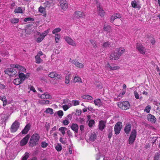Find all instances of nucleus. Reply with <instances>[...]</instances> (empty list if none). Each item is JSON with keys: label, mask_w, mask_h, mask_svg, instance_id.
<instances>
[{"label": "nucleus", "mask_w": 160, "mask_h": 160, "mask_svg": "<svg viewBox=\"0 0 160 160\" xmlns=\"http://www.w3.org/2000/svg\"><path fill=\"white\" fill-rule=\"evenodd\" d=\"M40 138V136L38 133H35L33 134L30 139L29 142L30 145L31 147L36 145L38 144V142L39 141Z\"/></svg>", "instance_id": "obj_1"}, {"label": "nucleus", "mask_w": 160, "mask_h": 160, "mask_svg": "<svg viewBox=\"0 0 160 160\" xmlns=\"http://www.w3.org/2000/svg\"><path fill=\"white\" fill-rule=\"evenodd\" d=\"M49 32V29H48L43 32L42 34H40L39 32H38V35H40V36L37 38L36 40L37 42L38 43L41 42L45 36H46Z\"/></svg>", "instance_id": "obj_2"}, {"label": "nucleus", "mask_w": 160, "mask_h": 160, "mask_svg": "<svg viewBox=\"0 0 160 160\" xmlns=\"http://www.w3.org/2000/svg\"><path fill=\"white\" fill-rule=\"evenodd\" d=\"M118 105L122 109L125 110L129 108L130 105L128 102L125 101L118 102Z\"/></svg>", "instance_id": "obj_3"}, {"label": "nucleus", "mask_w": 160, "mask_h": 160, "mask_svg": "<svg viewBox=\"0 0 160 160\" xmlns=\"http://www.w3.org/2000/svg\"><path fill=\"white\" fill-rule=\"evenodd\" d=\"M106 67L108 70L109 71L118 70L120 68V67L119 66L113 63L109 64L108 63L106 65Z\"/></svg>", "instance_id": "obj_4"}, {"label": "nucleus", "mask_w": 160, "mask_h": 160, "mask_svg": "<svg viewBox=\"0 0 160 160\" xmlns=\"http://www.w3.org/2000/svg\"><path fill=\"white\" fill-rule=\"evenodd\" d=\"M136 49L140 53L142 54H145L146 49L143 46L141 43H138L136 46Z\"/></svg>", "instance_id": "obj_5"}, {"label": "nucleus", "mask_w": 160, "mask_h": 160, "mask_svg": "<svg viewBox=\"0 0 160 160\" xmlns=\"http://www.w3.org/2000/svg\"><path fill=\"white\" fill-rule=\"evenodd\" d=\"M14 68H8L5 70L4 72L5 74L9 76H13L17 73V71Z\"/></svg>", "instance_id": "obj_6"}, {"label": "nucleus", "mask_w": 160, "mask_h": 160, "mask_svg": "<svg viewBox=\"0 0 160 160\" xmlns=\"http://www.w3.org/2000/svg\"><path fill=\"white\" fill-rule=\"evenodd\" d=\"M10 67L14 68L17 69L18 70L19 73H21V72H26V69L23 67L20 66L18 64H12L10 65Z\"/></svg>", "instance_id": "obj_7"}, {"label": "nucleus", "mask_w": 160, "mask_h": 160, "mask_svg": "<svg viewBox=\"0 0 160 160\" xmlns=\"http://www.w3.org/2000/svg\"><path fill=\"white\" fill-rule=\"evenodd\" d=\"M136 134L137 132L136 130L135 129L132 130L129 138V144H131L133 143L136 138Z\"/></svg>", "instance_id": "obj_8"}, {"label": "nucleus", "mask_w": 160, "mask_h": 160, "mask_svg": "<svg viewBox=\"0 0 160 160\" xmlns=\"http://www.w3.org/2000/svg\"><path fill=\"white\" fill-rule=\"evenodd\" d=\"M122 128V124L121 122H118L115 125L114 127V130L115 134H118Z\"/></svg>", "instance_id": "obj_9"}, {"label": "nucleus", "mask_w": 160, "mask_h": 160, "mask_svg": "<svg viewBox=\"0 0 160 160\" xmlns=\"http://www.w3.org/2000/svg\"><path fill=\"white\" fill-rule=\"evenodd\" d=\"M19 123L17 121H15L12 125L10 131L12 132H14L17 131L19 127Z\"/></svg>", "instance_id": "obj_10"}, {"label": "nucleus", "mask_w": 160, "mask_h": 160, "mask_svg": "<svg viewBox=\"0 0 160 160\" xmlns=\"http://www.w3.org/2000/svg\"><path fill=\"white\" fill-rule=\"evenodd\" d=\"M69 62H71L72 64H74L75 67L79 68H82L84 67L83 64L78 62L76 59L72 60L70 58Z\"/></svg>", "instance_id": "obj_11"}, {"label": "nucleus", "mask_w": 160, "mask_h": 160, "mask_svg": "<svg viewBox=\"0 0 160 160\" xmlns=\"http://www.w3.org/2000/svg\"><path fill=\"white\" fill-rule=\"evenodd\" d=\"M65 41L69 45L73 47H75L76 44L75 41L70 37L68 36H65L64 37Z\"/></svg>", "instance_id": "obj_12"}, {"label": "nucleus", "mask_w": 160, "mask_h": 160, "mask_svg": "<svg viewBox=\"0 0 160 160\" xmlns=\"http://www.w3.org/2000/svg\"><path fill=\"white\" fill-rule=\"evenodd\" d=\"M103 31L106 32V34L107 36H110L112 31L111 26L108 25H105L103 28Z\"/></svg>", "instance_id": "obj_13"}, {"label": "nucleus", "mask_w": 160, "mask_h": 160, "mask_svg": "<svg viewBox=\"0 0 160 160\" xmlns=\"http://www.w3.org/2000/svg\"><path fill=\"white\" fill-rule=\"evenodd\" d=\"M48 76L49 77L51 78H54L56 80L61 79L62 78L61 75L55 72H51L48 74Z\"/></svg>", "instance_id": "obj_14"}, {"label": "nucleus", "mask_w": 160, "mask_h": 160, "mask_svg": "<svg viewBox=\"0 0 160 160\" xmlns=\"http://www.w3.org/2000/svg\"><path fill=\"white\" fill-rule=\"evenodd\" d=\"M148 121L152 123H155L156 122L157 119L155 117L151 114H148L147 116Z\"/></svg>", "instance_id": "obj_15"}, {"label": "nucleus", "mask_w": 160, "mask_h": 160, "mask_svg": "<svg viewBox=\"0 0 160 160\" xmlns=\"http://www.w3.org/2000/svg\"><path fill=\"white\" fill-rule=\"evenodd\" d=\"M29 136L28 135H27L25 137L22 139L20 142V145L21 146L25 145L28 142Z\"/></svg>", "instance_id": "obj_16"}, {"label": "nucleus", "mask_w": 160, "mask_h": 160, "mask_svg": "<svg viewBox=\"0 0 160 160\" xmlns=\"http://www.w3.org/2000/svg\"><path fill=\"white\" fill-rule=\"evenodd\" d=\"M119 56L115 52H112L110 56V58L112 60H117L119 58Z\"/></svg>", "instance_id": "obj_17"}, {"label": "nucleus", "mask_w": 160, "mask_h": 160, "mask_svg": "<svg viewBox=\"0 0 160 160\" xmlns=\"http://www.w3.org/2000/svg\"><path fill=\"white\" fill-rule=\"evenodd\" d=\"M60 4L61 8L63 10H65L68 8V4L66 0H61Z\"/></svg>", "instance_id": "obj_18"}, {"label": "nucleus", "mask_w": 160, "mask_h": 160, "mask_svg": "<svg viewBox=\"0 0 160 160\" xmlns=\"http://www.w3.org/2000/svg\"><path fill=\"white\" fill-rule=\"evenodd\" d=\"M121 15L119 13H115L112 15L110 18V22H113L114 20L118 18H121Z\"/></svg>", "instance_id": "obj_19"}, {"label": "nucleus", "mask_w": 160, "mask_h": 160, "mask_svg": "<svg viewBox=\"0 0 160 160\" xmlns=\"http://www.w3.org/2000/svg\"><path fill=\"white\" fill-rule=\"evenodd\" d=\"M45 8L48 9L52 5V0H48L43 3Z\"/></svg>", "instance_id": "obj_20"}, {"label": "nucleus", "mask_w": 160, "mask_h": 160, "mask_svg": "<svg viewBox=\"0 0 160 160\" xmlns=\"http://www.w3.org/2000/svg\"><path fill=\"white\" fill-rule=\"evenodd\" d=\"M71 129L75 133H77L78 129V125L75 123H72L71 126Z\"/></svg>", "instance_id": "obj_21"}, {"label": "nucleus", "mask_w": 160, "mask_h": 160, "mask_svg": "<svg viewBox=\"0 0 160 160\" xmlns=\"http://www.w3.org/2000/svg\"><path fill=\"white\" fill-rule=\"evenodd\" d=\"M74 14L77 18H81L85 16V14L84 13L79 11L75 12Z\"/></svg>", "instance_id": "obj_22"}, {"label": "nucleus", "mask_w": 160, "mask_h": 160, "mask_svg": "<svg viewBox=\"0 0 160 160\" xmlns=\"http://www.w3.org/2000/svg\"><path fill=\"white\" fill-rule=\"evenodd\" d=\"M131 129V125L130 124L127 125L124 128V131L125 133L128 134L129 133Z\"/></svg>", "instance_id": "obj_23"}, {"label": "nucleus", "mask_w": 160, "mask_h": 160, "mask_svg": "<svg viewBox=\"0 0 160 160\" xmlns=\"http://www.w3.org/2000/svg\"><path fill=\"white\" fill-rule=\"evenodd\" d=\"M116 51L118 52V54L119 56V57L122 55L125 52V50L123 48H117Z\"/></svg>", "instance_id": "obj_24"}, {"label": "nucleus", "mask_w": 160, "mask_h": 160, "mask_svg": "<svg viewBox=\"0 0 160 160\" xmlns=\"http://www.w3.org/2000/svg\"><path fill=\"white\" fill-rule=\"evenodd\" d=\"M18 77L19 78L21 81V82H23L26 78V76L22 72L19 73Z\"/></svg>", "instance_id": "obj_25"}, {"label": "nucleus", "mask_w": 160, "mask_h": 160, "mask_svg": "<svg viewBox=\"0 0 160 160\" xmlns=\"http://www.w3.org/2000/svg\"><path fill=\"white\" fill-rule=\"evenodd\" d=\"M41 99H48L50 98L51 97L50 95L48 94L47 93H45L44 94H42L40 96Z\"/></svg>", "instance_id": "obj_26"}, {"label": "nucleus", "mask_w": 160, "mask_h": 160, "mask_svg": "<svg viewBox=\"0 0 160 160\" xmlns=\"http://www.w3.org/2000/svg\"><path fill=\"white\" fill-rule=\"evenodd\" d=\"M82 99H87L88 100H92L93 99L92 97L89 95H83L81 96Z\"/></svg>", "instance_id": "obj_27"}, {"label": "nucleus", "mask_w": 160, "mask_h": 160, "mask_svg": "<svg viewBox=\"0 0 160 160\" xmlns=\"http://www.w3.org/2000/svg\"><path fill=\"white\" fill-rule=\"evenodd\" d=\"M72 106L71 102H69L68 103V105H65L62 106L63 108L64 111H66L69 108L72 107Z\"/></svg>", "instance_id": "obj_28"}, {"label": "nucleus", "mask_w": 160, "mask_h": 160, "mask_svg": "<svg viewBox=\"0 0 160 160\" xmlns=\"http://www.w3.org/2000/svg\"><path fill=\"white\" fill-rule=\"evenodd\" d=\"M95 149L96 151H98V153L97 154L96 157V160H99L100 158V152L99 151V147H97L96 148H95Z\"/></svg>", "instance_id": "obj_29"}, {"label": "nucleus", "mask_w": 160, "mask_h": 160, "mask_svg": "<svg viewBox=\"0 0 160 160\" xmlns=\"http://www.w3.org/2000/svg\"><path fill=\"white\" fill-rule=\"evenodd\" d=\"M139 3V1L136 0L133 1L132 2L131 4L133 8H138V5Z\"/></svg>", "instance_id": "obj_30"}, {"label": "nucleus", "mask_w": 160, "mask_h": 160, "mask_svg": "<svg viewBox=\"0 0 160 160\" xmlns=\"http://www.w3.org/2000/svg\"><path fill=\"white\" fill-rule=\"evenodd\" d=\"M106 123V121L101 120V131L102 130L105 128Z\"/></svg>", "instance_id": "obj_31"}, {"label": "nucleus", "mask_w": 160, "mask_h": 160, "mask_svg": "<svg viewBox=\"0 0 160 160\" xmlns=\"http://www.w3.org/2000/svg\"><path fill=\"white\" fill-rule=\"evenodd\" d=\"M73 81L75 83L76 82L82 83L81 78L78 76H75L74 78Z\"/></svg>", "instance_id": "obj_32"}, {"label": "nucleus", "mask_w": 160, "mask_h": 160, "mask_svg": "<svg viewBox=\"0 0 160 160\" xmlns=\"http://www.w3.org/2000/svg\"><path fill=\"white\" fill-rule=\"evenodd\" d=\"M22 82H21V81L20 79L18 78H17L14 79L13 81L14 83L17 85H18L22 83Z\"/></svg>", "instance_id": "obj_33"}, {"label": "nucleus", "mask_w": 160, "mask_h": 160, "mask_svg": "<svg viewBox=\"0 0 160 160\" xmlns=\"http://www.w3.org/2000/svg\"><path fill=\"white\" fill-rule=\"evenodd\" d=\"M29 126L26 125L24 129L22 131V134H27L28 131L29 130Z\"/></svg>", "instance_id": "obj_34"}, {"label": "nucleus", "mask_w": 160, "mask_h": 160, "mask_svg": "<svg viewBox=\"0 0 160 160\" xmlns=\"http://www.w3.org/2000/svg\"><path fill=\"white\" fill-rule=\"evenodd\" d=\"M67 128L65 127H61L59 129V131L62 133L63 136L65 134V131L67 130Z\"/></svg>", "instance_id": "obj_35"}, {"label": "nucleus", "mask_w": 160, "mask_h": 160, "mask_svg": "<svg viewBox=\"0 0 160 160\" xmlns=\"http://www.w3.org/2000/svg\"><path fill=\"white\" fill-rule=\"evenodd\" d=\"M14 12L15 13H22L23 11L21 7H18L15 9L14 10Z\"/></svg>", "instance_id": "obj_36"}, {"label": "nucleus", "mask_w": 160, "mask_h": 160, "mask_svg": "<svg viewBox=\"0 0 160 160\" xmlns=\"http://www.w3.org/2000/svg\"><path fill=\"white\" fill-rule=\"evenodd\" d=\"M38 11L40 13L44 14H45V15H46L45 14V9L42 6L38 8Z\"/></svg>", "instance_id": "obj_37"}, {"label": "nucleus", "mask_w": 160, "mask_h": 160, "mask_svg": "<svg viewBox=\"0 0 160 160\" xmlns=\"http://www.w3.org/2000/svg\"><path fill=\"white\" fill-rule=\"evenodd\" d=\"M55 149L58 151H60L62 149L61 145L60 144H58L55 147Z\"/></svg>", "instance_id": "obj_38"}, {"label": "nucleus", "mask_w": 160, "mask_h": 160, "mask_svg": "<svg viewBox=\"0 0 160 160\" xmlns=\"http://www.w3.org/2000/svg\"><path fill=\"white\" fill-rule=\"evenodd\" d=\"M10 20L12 23H16L19 21L18 19L15 18H11Z\"/></svg>", "instance_id": "obj_39"}, {"label": "nucleus", "mask_w": 160, "mask_h": 160, "mask_svg": "<svg viewBox=\"0 0 160 160\" xmlns=\"http://www.w3.org/2000/svg\"><path fill=\"white\" fill-rule=\"evenodd\" d=\"M61 36L60 34H56L55 35V42L56 43H58L59 42V41L60 38Z\"/></svg>", "instance_id": "obj_40"}, {"label": "nucleus", "mask_w": 160, "mask_h": 160, "mask_svg": "<svg viewBox=\"0 0 160 160\" xmlns=\"http://www.w3.org/2000/svg\"><path fill=\"white\" fill-rule=\"evenodd\" d=\"M70 74L68 75L65 77V84H68L69 83L70 79Z\"/></svg>", "instance_id": "obj_41"}, {"label": "nucleus", "mask_w": 160, "mask_h": 160, "mask_svg": "<svg viewBox=\"0 0 160 160\" xmlns=\"http://www.w3.org/2000/svg\"><path fill=\"white\" fill-rule=\"evenodd\" d=\"M36 62L37 63H39L41 62L42 60L40 58V56L37 55L35 57Z\"/></svg>", "instance_id": "obj_42"}, {"label": "nucleus", "mask_w": 160, "mask_h": 160, "mask_svg": "<svg viewBox=\"0 0 160 160\" xmlns=\"http://www.w3.org/2000/svg\"><path fill=\"white\" fill-rule=\"evenodd\" d=\"M94 103L96 106H97L99 107L100 106V99H97L94 100Z\"/></svg>", "instance_id": "obj_43"}, {"label": "nucleus", "mask_w": 160, "mask_h": 160, "mask_svg": "<svg viewBox=\"0 0 160 160\" xmlns=\"http://www.w3.org/2000/svg\"><path fill=\"white\" fill-rule=\"evenodd\" d=\"M151 107L150 105H148L145 108L144 112H146L147 113H149L151 110Z\"/></svg>", "instance_id": "obj_44"}, {"label": "nucleus", "mask_w": 160, "mask_h": 160, "mask_svg": "<svg viewBox=\"0 0 160 160\" xmlns=\"http://www.w3.org/2000/svg\"><path fill=\"white\" fill-rule=\"evenodd\" d=\"M29 156V153L27 152H25L24 155L23 156V157L21 160H27Z\"/></svg>", "instance_id": "obj_45"}, {"label": "nucleus", "mask_w": 160, "mask_h": 160, "mask_svg": "<svg viewBox=\"0 0 160 160\" xmlns=\"http://www.w3.org/2000/svg\"><path fill=\"white\" fill-rule=\"evenodd\" d=\"M95 2L97 4V13L98 15L100 13V4L99 2H98L97 0H95Z\"/></svg>", "instance_id": "obj_46"}, {"label": "nucleus", "mask_w": 160, "mask_h": 160, "mask_svg": "<svg viewBox=\"0 0 160 160\" xmlns=\"http://www.w3.org/2000/svg\"><path fill=\"white\" fill-rule=\"evenodd\" d=\"M61 31V29L59 28H55L52 31V33L53 34H56L57 33L60 32Z\"/></svg>", "instance_id": "obj_47"}, {"label": "nucleus", "mask_w": 160, "mask_h": 160, "mask_svg": "<svg viewBox=\"0 0 160 160\" xmlns=\"http://www.w3.org/2000/svg\"><path fill=\"white\" fill-rule=\"evenodd\" d=\"M45 112L47 113H50L51 114H53V110L52 108H47Z\"/></svg>", "instance_id": "obj_48"}, {"label": "nucleus", "mask_w": 160, "mask_h": 160, "mask_svg": "<svg viewBox=\"0 0 160 160\" xmlns=\"http://www.w3.org/2000/svg\"><path fill=\"white\" fill-rule=\"evenodd\" d=\"M96 135L95 134L91 135L90 138L92 141H94L96 138Z\"/></svg>", "instance_id": "obj_49"}, {"label": "nucleus", "mask_w": 160, "mask_h": 160, "mask_svg": "<svg viewBox=\"0 0 160 160\" xmlns=\"http://www.w3.org/2000/svg\"><path fill=\"white\" fill-rule=\"evenodd\" d=\"M50 136L53 137L55 139H57V132H53V133H50Z\"/></svg>", "instance_id": "obj_50"}, {"label": "nucleus", "mask_w": 160, "mask_h": 160, "mask_svg": "<svg viewBox=\"0 0 160 160\" xmlns=\"http://www.w3.org/2000/svg\"><path fill=\"white\" fill-rule=\"evenodd\" d=\"M72 102L74 106H77L79 104V102L78 100H73L72 101Z\"/></svg>", "instance_id": "obj_51"}, {"label": "nucleus", "mask_w": 160, "mask_h": 160, "mask_svg": "<svg viewBox=\"0 0 160 160\" xmlns=\"http://www.w3.org/2000/svg\"><path fill=\"white\" fill-rule=\"evenodd\" d=\"M34 19L28 17V18H25L24 19V22H27L28 21H33Z\"/></svg>", "instance_id": "obj_52"}, {"label": "nucleus", "mask_w": 160, "mask_h": 160, "mask_svg": "<svg viewBox=\"0 0 160 160\" xmlns=\"http://www.w3.org/2000/svg\"><path fill=\"white\" fill-rule=\"evenodd\" d=\"M94 123V121L93 120H91L89 121L88 123V125L89 127H91Z\"/></svg>", "instance_id": "obj_53"}, {"label": "nucleus", "mask_w": 160, "mask_h": 160, "mask_svg": "<svg viewBox=\"0 0 160 160\" xmlns=\"http://www.w3.org/2000/svg\"><path fill=\"white\" fill-rule=\"evenodd\" d=\"M134 95L136 99H138L139 98V95L137 91H135L134 92Z\"/></svg>", "instance_id": "obj_54"}, {"label": "nucleus", "mask_w": 160, "mask_h": 160, "mask_svg": "<svg viewBox=\"0 0 160 160\" xmlns=\"http://www.w3.org/2000/svg\"><path fill=\"white\" fill-rule=\"evenodd\" d=\"M28 88L30 89V91H32L33 92H36L35 88L32 86H30L28 87Z\"/></svg>", "instance_id": "obj_55"}, {"label": "nucleus", "mask_w": 160, "mask_h": 160, "mask_svg": "<svg viewBox=\"0 0 160 160\" xmlns=\"http://www.w3.org/2000/svg\"><path fill=\"white\" fill-rule=\"evenodd\" d=\"M63 124L64 125H67L69 123V121L68 119H67L64 120L62 122Z\"/></svg>", "instance_id": "obj_56"}, {"label": "nucleus", "mask_w": 160, "mask_h": 160, "mask_svg": "<svg viewBox=\"0 0 160 160\" xmlns=\"http://www.w3.org/2000/svg\"><path fill=\"white\" fill-rule=\"evenodd\" d=\"M0 99L3 102L6 101L7 100V99L6 97L5 96H0Z\"/></svg>", "instance_id": "obj_57"}, {"label": "nucleus", "mask_w": 160, "mask_h": 160, "mask_svg": "<svg viewBox=\"0 0 160 160\" xmlns=\"http://www.w3.org/2000/svg\"><path fill=\"white\" fill-rule=\"evenodd\" d=\"M58 114L59 116L62 117L63 115V113L62 111H59L58 112Z\"/></svg>", "instance_id": "obj_58"}, {"label": "nucleus", "mask_w": 160, "mask_h": 160, "mask_svg": "<svg viewBox=\"0 0 160 160\" xmlns=\"http://www.w3.org/2000/svg\"><path fill=\"white\" fill-rule=\"evenodd\" d=\"M48 144L45 142H43L42 143V148H45L47 146Z\"/></svg>", "instance_id": "obj_59"}, {"label": "nucleus", "mask_w": 160, "mask_h": 160, "mask_svg": "<svg viewBox=\"0 0 160 160\" xmlns=\"http://www.w3.org/2000/svg\"><path fill=\"white\" fill-rule=\"evenodd\" d=\"M90 42L92 45H93V47L95 48L97 45L95 43L94 41L92 40H90Z\"/></svg>", "instance_id": "obj_60"}, {"label": "nucleus", "mask_w": 160, "mask_h": 160, "mask_svg": "<svg viewBox=\"0 0 160 160\" xmlns=\"http://www.w3.org/2000/svg\"><path fill=\"white\" fill-rule=\"evenodd\" d=\"M5 88L6 86L5 85L0 83V89H4Z\"/></svg>", "instance_id": "obj_61"}, {"label": "nucleus", "mask_w": 160, "mask_h": 160, "mask_svg": "<svg viewBox=\"0 0 160 160\" xmlns=\"http://www.w3.org/2000/svg\"><path fill=\"white\" fill-rule=\"evenodd\" d=\"M56 129V126L54 127L50 131V133H53V132H55Z\"/></svg>", "instance_id": "obj_62"}, {"label": "nucleus", "mask_w": 160, "mask_h": 160, "mask_svg": "<svg viewBox=\"0 0 160 160\" xmlns=\"http://www.w3.org/2000/svg\"><path fill=\"white\" fill-rule=\"evenodd\" d=\"M159 158V155L158 154H156L154 156L153 160H158Z\"/></svg>", "instance_id": "obj_63"}, {"label": "nucleus", "mask_w": 160, "mask_h": 160, "mask_svg": "<svg viewBox=\"0 0 160 160\" xmlns=\"http://www.w3.org/2000/svg\"><path fill=\"white\" fill-rule=\"evenodd\" d=\"M60 141L62 144H65V142L64 140L62 138H60Z\"/></svg>", "instance_id": "obj_64"}]
</instances>
